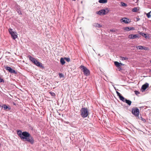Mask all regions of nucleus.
<instances>
[{
	"label": "nucleus",
	"mask_w": 151,
	"mask_h": 151,
	"mask_svg": "<svg viewBox=\"0 0 151 151\" xmlns=\"http://www.w3.org/2000/svg\"><path fill=\"white\" fill-rule=\"evenodd\" d=\"M20 138L22 140H25L31 144H33L34 142V140L32 136L27 132H23Z\"/></svg>",
	"instance_id": "obj_1"
},
{
	"label": "nucleus",
	"mask_w": 151,
	"mask_h": 151,
	"mask_svg": "<svg viewBox=\"0 0 151 151\" xmlns=\"http://www.w3.org/2000/svg\"><path fill=\"white\" fill-rule=\"evenodd\" d=\"M81 115L83 118L87 117L89 114V111L87 108L83 107L80 110Z\"/></svg>",
	"instance_id": "obj_2"
},
{
	"label": "nucleus",
	"mask_w": 151,
	"mask_h": 151,
	"mask_svg": "<svg viewBox=\"0 0 151 151\" xmlns=\"http://www.w3.org/2000/svg\"><path fill=\"white\" fill-rule=\"evenodd\" d=\"M79 68L83 73V74L86 76H89L90 74L89 70L83 65H81Z\"/></svg>",
	"instance_id": "obj_3"
},
{
	"label": "nucleus",
	"mask_w": 151,
	"mask_h": 151,
	"mask_svg": "<svg viewBox=\"0 0 151 151\" xmlns=\"http://www.w3.org/2000/svg\"><path fill=\"white\" fill-rule=\"evenodd\" d=\"M12 29L11 28L9 29V31L11 37L14 40H15L17 37V33L16 32H14L12 31Z\"/></svg>",
	"instance_id": "obj_4"
},
{
	"label": "nucleus",
	"mask_w": 151,
	"mask_h": 151,
	"mask_svg": "<svg viewBox=\"0 0 151 151\" xmlns=\"http://www.w3.org/2000/svg\"><path fill=\"white\" fill-rule=\"evenodd\" d=\"M139 110L137 108L132 109V113L136 116L139 117Z\"/></svg>",
	"instance_id": "obj_5"
},
{
	"label": "nucleus",
	"mask_w": 151,
	"mask_h": 151,
	"mask_svg": "<svg viewBox=\"0 0 151 151\" xmlns=\"http://www.w3.org/2000/svg\"><path fill=\"white\" fill-rule=\"evenodd\" d=\"M140 36L138 34L136 35H133L131 34L130 35L128 36V38L130 39H133L136 38H139L140 37Z\"/></svg>",
	"instance_id": "obj_6"
},
{
	"label": "nucleus",
	"mask_w": 151,
	"mask_h": 151,
	"mask_svg": "<svg viewBox=\"0 0 151 151\" xmlns=\"http://www.w3.org/2000/svg\"><path fill=\"white\" fill-rule=\"evenodd\" d=\"M149 84L147 83H146L143 85L141 87V90L142 92L144 91L149 86Z\"/></svg>",
	"instance_id": "obj_7"
},
{
	"label": "nucleus",
	"mask_w": 151,
	"mask_h": 151,
	"mask_svg": "<svg viewBox=\"0 0 151 151\" xmlns=\"http://www.w3.org/2000/svg\"><path fill=\"white\" fill-rule=\"evenodd\" d=\"M105 9H102L97 12V14L99 15H104L105 14Z\"/></svg>",
	"instance_id": "obj_8"
},
{
	"label": "nucleus",
	"mask_w": 151,
	"mask_h": 151,
	"mask_svg": "<svg viewBox=\"0 0 151 151\" xmlns=\"http://www.w3.org/2000/svg\"><path fill=\"white\" fill-rule=\"evenodd\" d=\"M35 63L34 64L40 68L42 67V64L38 61L36 59L35 60Z\"/></svg>",
	"instance_id": "obj_9"
},
{
	"label": "nucleus",
	"mask_w": 151,
	"mask_h": 151,
	"mask_svg": "<svg viewBox=\"0 0 151 151\" xmlns=\"http://www.w3.org/2000/svg\"><path fill=\"white\" fill-rule=\"evenodd\" d=\"M28 57L30 60H31L34 63H35V61L36 59L33 57H32L30 55L28 56Z\"/></svg>",
	"instance_id": "obj_10"
},
{
	"label": "nucleus",
	"mask_w": 151,
	"mask_h": 151,
	"mask_svg": "<svg viewBox=\"0 0 151 151\" xmlns=\"http://www.w3.org/2000/svg\"><path fill=\"white\" fill-rule=\"evenodd\" d=\"M138 33L140 35L146 38H147L148 37V35H147L146 34L140 32L139 31H138Z\"/></svg>",
	"instance_id": "obj_11"
},
{
	"label": "nucleus",
	"mask_w": 151,
	"mask_h": 151,
	"mask_svg": "<svg viewBox=\"0 0 151 151\" xmlns=\"http://www.w3.org/2000/svg\"><path fill=\"white\" fill-rule=\"evenodd\" d=\"M124 30L128 31H130L131 30H134V29L133 27H124Z\"/></svg>",
	"instance_id": "obj_12"
},
{
	"label": "nucleus",
	"mask_w": 151,
	"mask_h": 151,
	"mask_svg": "<svg viewBox=\"0 0 151 151\" xmlns=\"http://www.w3.org/2000/svg\"><path fill=\"white\" fill-rule=\"evenodd\" d=\"M1 107H2V108H3L5 110L7 109H8V110H9L11 109V108L10 107L8 106L5 104H4L3 105H2Z\"/></svg>",
	"instance_id": "obj_13"
},
{
	"label": "nucleus",
	"mask_w": 151,
	"mask_h": 151,
	"mask_svg": "<svg viewBox=\"0 0 151 151\" xmlns=\"http://www.w3.org/2000/svg\"><path fill=\"white\" fill-rule=\"evenodd\" d=\"M121 20H122V22L127 24L128 23V21L129 20V19H128L127 18L124 17L122 18V19H121Z\"/></svg>",
	"instance_id": "obj_14"
},
{
	"label": "nucleus",
	"mask_w": 151,
	"mask_h": 151,
	"mask_svg": "<svg viewBox=\"0 0 151 151\" xmlns=\"http://www.w3.org/2000/svg\"><path fill=\"white\" fill-rule=\"evenodd\" d=\"M17 134L20 138L22 134V131L20 130H17Z\"/></svg>",
	"instance_id": "obj_15"
},
{
	"label": "nucleus",
	"mask_w": 151,
	"mask_h": 151,
	"mask_svg": "<svg viewBox=\"0 0 151 151\" xmlns=\"http://www.w3.org/2000/svg\"><path fill=\"white\" fill-rule=\"evenodd\" d=\"M65 60L64 58H60V62L62 65H63L65 63Z\"/></svg>",
	"instance_id": "obj_16"
},
{
	"label": "nucleus",
	"mask_w": 151,
	"mask_h": 151,
	"mask_svg": "<svg viewBox=\"0 0 151 151\" xmlns=\"http://www.w3.org/2000/svg\"><path fill=\"white\" fill-rule=\"evenodd\" d=\"M94 26L96 27L100 28L102 27V25L98 23H94Z\"/></svg>",
	"instance_id": "obj_17"
},
{
	"label": "nucleus",
	"mask_w": 151,
	"mask_h": 151,
	"mask_svg": "<svg viewBox=\"0 0 151 151\" xmlns=\"http://www.w3.org/2000/svg\"><path fill=\"white\" fill-rule=\"evenodd\" d=\"M125 102L127 103L129 106H130L132 103V102L131 101L126 99L125 100Z\"/></svg>",
	"instance_id": "obj_18"
},
{
	"label": "nucleus",
	"mask_w": 151,
	"mask_h": 151,
	"mask_svg": "<svg viewBox=\"0 0 151 151\" xmlns=\"http://www.w3.org/2000/svg\"><path fill=\"white\" fill-rule=\"evenodd\" d=\"M114 64L117 67H119L120 66V64H121V63H119L117 61H115L114 62Z\"/></svg>",
	"instance_id": "obj_19"
},
{
	"label": "nucleus",
	"mask_w": 151,
	"mask_h": 151,
	"mask_svg": "<svg viewBox=\"0 0 151 151\" xmlns=\"http://www.w3.org/2000/svg\"><path fill=\"white\" fill-rule=\"evenodd\" d=\"M119 97L121 100L124 102H125V100H126V99H125V98L124 97L121 95V96H120Z\"/></svg>",
	"instance_id": "obj_20"
},
{
	"label": "nucleus",
	"mask_w": 151,
	"mask_h": 151,
	"mask_svg": "<svg viewBox=\"0 0 151 151\" xmlns=\"http://www.w3.org/2000/svg\"><path fill=\"white\" fill-rule=\"evenodd\" d=\"M99 2L100 3H105L107 2V0H99Z\"/></svg>",
	"instance_id": "obj_21"
},
{
	"label": "nucleus",
	"mask_w": 151,
	"mask_h": 151,
	"mask_svg": "<svg viewBox=\"0 0 151 151\" xmlns=\"http://www.w3.org/2000/svg\"><path fill=\"white\" fill-rule=\"evenodd\" d=\"M4 68L7 70L9 71V72H10V70L11 69V68L8 67V66H6L4 67Z\"/></svg>",
	"instance_id": "obj_22"
},
{
	"label": "nucleus",
	"mask_w": 151,
	"mask_h": 151,
	"mask_svg": "<svg viewBox=\"0 0 151 151\" xmlns=\"http://www.w3.org/2000/svg\"><path fill=\"white\" fill-rule=\"evenodd\" d=\"M9 72L12 73H14L15 74H16L17 73V72L15 70L12 69V68L10 70Z\"/></svg>",
	"instance_id": "obj_23"
},
{
	"label": "nucleus",
	"mask_w": 151,
	"mask_h": 151,
	"mask_svg": "<svg viewBox=\"0 0 151 151\" xmlns=\"http://www.w3.org/2000/svg\"><path fill=\"white\" fill-rule=\"evenodd\" d=\"M137 10V8L136 7H135L132 9V12H136Z\"/></svg>",
	"instance_id": "obj_24"
},
{
	"label": "nucleus",
	"mask_w": 151,
	"mask_h": 151,
	"mask_svg": "<svg viewBox=\"0 0 151 151\" xmlns=\"http://www.w3.org/2000/svg\"><path fill=\"white\" fill-rule=\"evenodd\" d=\"M49 93L50 94V95L53 97H54L55 96V94L53 92H49Z\"/></svg>",
	"instance_id": "obj_25"
},
{
	"label": "nucleus",
	"mask_w": 151,
	"mask_h": 151,
	"mask_svg": "<svg viewBox=\"0 0 151 151\" xmlns=\"http://www.w3.org/2000/svg\"><path fill=\"white\" fill-rule=\"evenodd\" d=\"M136 48L137 49L143 50V46H139L136 47Z\"/></svg>",
	"instance_id": "obj_26"
},
{
	"label": "nucleus",
	"mask_w": 151,
	"mask_h": 151,
	"mask_svg": "<svg viewBox=\"0 0 151 151\" xmlns=\"http://www.w3.org/2000/svg\"><path fill=\"white\" fill-rule=\"evenodd\" d=\"M120 59L122 60H127L128 59V58L126 57H121L120 58Z\"/></svg>",
	"instance_id": "obj_27"
},
{
	"label": "nucleus",
	"mask_w": 151,
	"mask_h": 151,
	"mask_svg": "<svg viewBox=\"0 0 151 151\" xmlns=\"http://www.w3.org/2000/svg\"><path fill=\"white\" fill-rule=\"evenodd\" d=\"M151 12V11L150 12H148V13H147V17L148 18H150L151 17V15H150Z\"/></svg>",
	"instance_id": "obj_28"
},
{
	"label": "nucleus",
	"mask_w": 151,
	"mask_h": 151,
	"mask_svg": "<svg viewBox=\"0 0 151 151\" xmlns=\"http://www.w3.org/2000/svg\"><path fill=\"white\" fill-rule=\"evenodd\" d=\"M143 50H149V48L147 47L143 46Z\"/></svg>",
	"instance_id": "obj_29"
},
{
	"label": "nucleus",
	"mask_w": 151,
	"mask_h": 151,
	"mask_svg": "<svg viewBox=\"0 0 151 151\" xmlns=\"http://www.w3.org/2000/svg\"><path fill=\"white\" fill-rule=\"evenodd\" d=\"M64 59L68 62L70 61V58H65Z\"/></svg>",
	"instance_id": "obj_30"
},
{
	"label": "nucleus",
	"mask_w": 151,
	"mask_h": 151,
	"mask_svg": "<svg viewBox=\"0 0 151 151\" xmlns=\"http://www.w3.org/2000/svg\"><path fill=\"white\" fill-rule=\"evenodd\" d=\"M121 5L122 6H127V4H126V3H125L124 2H121Z\"/></svg>",
	"instance_id": "obj_31"
},
{
	"label": "nucleus",
	"mask_w": 151,
	"mask_h": 151,
	"mask_svg": "<svg viewBox=\"0 0 151 151\" xmlns=\"http://www.w3.org/2000/svg\"><path fill=\"white\" fill-rule=\"evenodd\" d=\"M59 77L60 78L64 77V76H63V74H62V73H59Z\"/></svg>",
	"instance_id": "obj_32"
},
{
	"label": "nucleus",
	"mask_w": 151,
	"mask_h": 151,
	"mask_svg": "<svg viewBox=\"0 0 151 151\" xmlns=\"http://www.w3.org/2000/svg\"><path fill=\"white\" fill-rule=\"evenodd\" d=\"M4 80L0 77V83H4Z\"/></svg>",
	"instance_id": "obj_33"
},
{
	"label": "nucleus",
	"mask_w": 151,
	"mask_h": 151,
	"mask_svg": "<svg viewBox=\"0 0 151 151\" xmlns=\"http://www.w3.org/2000/svg\"><path fill=\"white\" fill-rule=\"evenodd\" d=\"M116 93L117 94V95L119 96V97L120 96H121V94L119 93V92L118 91H116Z\"/></svg>",
	"instance_id": "obj_34"
},
{
	"label": "nucleus",
	"mask_w": 151,
	"mask_h": 151,
	"mask_svg": "<svg viewBox=\"0 0 151 151\" xmlns=\"http://www.w3.org/2000/svg\"><path fill=\"white\" fill-rule=\"evenodd\" d=\"M140 118L142 121L144 122H146V120L144 119L141 116Z\"/></svg>",
	"instance_id": "obj_35"
},
{
	"label": "nucleus",
	"mask_w": 151,
	"mask_h": 151,
	"mask_svg": "<svg viewBox=\"0 0 151 151\" xmlns=\"http://www.w3.org/2000/svg\"><path fill=\"white\" fill-rule=\"evenodd\" d=\"M134 92H135V94L136 95H137L139 93V92L138 91H135Z\"/></svg>",
	"instance_id": "obj_36"
},
{
	"label": "nucleus",
	"mask_w": 151,
	"mask_h": 151,
	"mask_svg": "<svg viewBox=\"0 0 151 151\" xmlns=\"http://www.w3.org/2000/svg\"><path fill=\"white\" fill-rule=\"evenodd\" d=\"M118 68V69L119 70H122V68L120 67H117Z\"/></svg>",
	"instance_id": "obj_37"
},
{
	"label": "nucleus",
	"mask_w": 151,
	"mask_h": 151,
	"mask_svg": "<svg viewBox=\"0 0 151 151\" xmlns=\"http://www.w3.org/2000/svg\"><path fill=\"white\" fill-rule=\"evenodd\" d=\"M18 12L19 14L21 15L22 14L21 12L20 11H19Z\"/></svg>",
	"instance_id": "obj_38"
},
{
	"label": "nucleus",
	"mask_w": 151,
	"mask_h": 151,
	"mask_svg": "<svg viewBox=\"0 0 151 151\" xmlns=\"http://www.w3.org/2000/svg\"><path fill=\"white\" fill-rule=\"evenodd\" d=\"M134 1L135 3H137L138 1V0H132Z\"/></svg>",
	"instance_id": "obj_39"
},
{
	"label": "nucleus",
	"mask_w": 151,
	"mask_h": 151,
	"mask_svg": "<svg viewBox=\"0 0 151 151\" xmlns=\"http://www.w3.org/2000/svg\"><path fill=\"white\" fill-rule=\"evenodd\" d=\"M124 65L123 64H122V63H121V64H120V66L121 67V65Z\"/></svg>",
	"instance_id": "obj_40"
},
{
	"label": "nucleus",
	"mask_w": 151,
	"mask_h": 151,
	"mask_svg": "<svg viewBox=\"0 0 151 151\" xmlns=\"http://www.w3.org/2000/svg\"><path fill=\"white\" fill-rule=\"evenodd\" d=\"M76 0H73V1H76Z\"/></svg>",
	"instance_id": "obj_41"
},
{
	"label": "nucleus",
	"mask_w": 151,
	"mask_h": 151,
	"mask_svg": "<svg viewBox=\"0 0 151 151\" xmlns=\"http://www.w3.org/2000/svg\"><path fill=\"white\" fill-rule=\"evenodd\" d=\"M150 62L151 63V60L150 61Z\"/></svg>",
	"instance_id": "obj_42"
}]
</instances>
